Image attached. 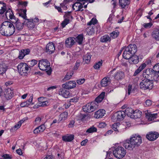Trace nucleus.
Returning a JSON list of instances; mask_svg holds the SVG:
<instances>
[{"mask_svg": "<svg viewBox=\"0 0 159 159\" xmlns=\"http://www.w3.org/2000/svg\"><path fill=\"white\" fill-rule=\"evenodd\" d=\"M142 143V138L140 136L133 135L129 139L124 141L123 146L126 149L131 150L140 146Z\"/></svg>", "mask_w": 159, "mask_h": 159, "instance_id": "nucleus-1", "label": "nucleus"}, {"mask_svg": "<svg viewBox=\"0 0 159 159\" xmlns=\"http://www.w3.org/2000/svg\"><path fill=\"white\" fill-rule=\"evenodd\" d=\"M15 31L14 25L8 21H5L1 24L0 26V32L3 35L6 36L12 35Z\"/></svg>", "mask_w": 159, "mask_h": 159, "instance_id": "nucleus-2", "label": "nucleus"}, {"mask_svg": "<svg viewBox=\"0 0 159 159\" xmlns=\"http://www.w3.org/2000/svg\"><path fill=\"white\" fill-rule=\"evenodd\" d=\"M137 51V48L134 44H130L125 48L123 54V57L126 59H129L135 54Z\"/></svg>", "mask_w": 159, "mask_h": 159, "instance_id": "nucleus-3", "label": "nucleus"}, {"mask_svg": "<svg viewBox=\"0 0 159 159\" xmlns=\"http://www.w3.org/2000/svg\"><path fill=\"white\" fill-rule=\"evenodd\" d=\"M26 10L20 9L19 11V15L20 16L22 17L25 21H26L25 24L30 29H33L35 26V24L33 19H28L27 18Z\"/></svg>", "mask_w": 159, "mask_h": 159, "instance_id": "nucleus-4", "label": "nucleus"}, {"mask_svg": "<svg viewBox=\"0 0 159 159\" xmlns=\"http://www.w3.org/2000/svg\"><path fill=\"white\" fill-rule=\"evenodd\" d=\"M143 76L146 79H150L151 78V80H154L156 83L158 81L157 80L158 78V76L155 75L153 70L151 68H148L145 70L143 73Z\"/></svg>", "mask_w": 159, "mask_h": 159, "instance_id": "nucleus-5", "label": "nucleus"}, {"mask_svg": "<svg viewBox=\"0 0 159 159\" xmlns=\"http://www.w3.org/2000/svg\"><path fill=\"white\" fill-rule=\"evenodd\" d=\"M153 80L148 79L143 80L140 84V88L144 90L151 89L153 86L152 82Z\"/></svg>", "mask_w": 159, "mask_h": 159, "instance_id": "nucleus-6", "label": "nucleus"}, {"mask_svg": "<svg viewBox=\"0 0 159 159\" xmlns=\"http://www.w3.org/2000/svg\"><path fill=\"white\" fill-rule=\"evenodd\" d=\"M113 153L115 157L120 159L123 158L125 156L126 151L123 147L118 146L115 148L113 151Z\"/></svg>", "mask_w": 159, "mask_h": 159, "instance_id": "nucleus-7", "label": "nucleus"}, {"mask_svg": "<svg viewBox=\"0 0 159 159\" xmlns=\"http://www.w3.org/2000/svg\"><path fill=\"white\" fill-rule=\"evenodd\" d=\"M30 67L25 63H20L18 65L17 68L18 71L21 75H25L27 73Z\"/></svg>", "mask_w": 159, "mask_h": 159, "instance_id": "nucleus-8", "label": "nucleus"}, {"mask_svg": "<svg viewBox=\"0 0 159 159\" xmlns=\"http://www.w3.org/2000/svg\"><path fill=\"white\" fill-rule=\"evenodd\" d=\"M38 66L41 70H46L50 68V63L47 59H42L39 61Z\"/></svg>", "mask_w": 159, "mask_h": 159, "instance_id": "nucleus-9", "label": "nucleus"}, {"mask_svg": "<svg viewBox=\"0 0 159 159\" xmlns=\"http://www.w3.org/2000/svg\"><path fill=\"white\" fill-rule=\"evenodd\" d=\"M12 23H14L15 25L16 29L18 30H22L24 27V25L25 24L26 21H24L22 23L20 22L19 19L16 17L13 19L12 21H11Z\"/></svg>", "mask_w": 159, "mask_h": 159, "instance_id": "nucleus-10", "label": "nucleus"}, {"mask_svg": "<svg viewBox=\"0 0 159 159\" xmlns=\"http://www.w3.org/2000/svg\"><path fill=\"white\" fill-rule=\"evenodd\" d=\"M125 113L124 111H118L113 115L112 118L116 119L117 121H120L123 120L125 116Z\"/></svg>", "mask_w": 159, "mask_h": 159, "instance_id": "nucleus-11", "label": "nucleus"}, {"mask_svg": "<svg viewBox=\"0 0 159 159\" xmlns=\"http://www.w3.org/2000/svg\"><path fill=\"white\" fill-rule=\"evenodd\" d=\"M159 134L155 131L149 132L146 135V138L150 141H153L159 137Z\"/></svg>", "mask_w": 159, "mask_h": 159, "instance_id": "nucleus-12", "label": "nucleus"}, {"mask_svg": "<svg viewBox=\"0 0 159 159\" xmlns=\"http://www.w3.org/2000/svg\"><path fill=\"white\" fill-rule=\"evenodd\" d=\"M85 3V2H76L72 5L73 10H75V11H83L84 10L82 9V8Z\"/></svg>", "mask_w": 159, "mask_h": 159, "instance_id": "nucleus-13", "label": "nucleus"}, {"mask_svg": "<svg viewBox=\"0 0 159 159\" xmlns=\"http://www.w3.org/2000/svg\"><path fill=\"white\" fill-rule=\"evenodd\" d=\"M76 83L75 81H70L65 83L62 85V87L64 89H70L76 87Z\"/></svg>", "mask_w": 159, "mask_h": 159, "instance_id": "nucleus-14", "label": "nucleus"}, {"mask_svg": "<svg viewBox=\"0 0 159 159\" xmlns=\"http://www.w3.org/2000/svg\"><path fill=\"white\" fill-rule=\"evenodd\" d=\"M55 50L54 44L52 42H50L48 43L46 46V51L49 54L53 53Z\"/></svg>", "mask_w": 159, "mask_h": 159, "instance_id": "nucleus-15", "label": "nucleus"}, {"mask_svg": "<svg viewBox=\"0 0 159 159\" xmlns=\"http://www.w3.org/2000/svg\"><path fill=\"white\" fill-rule=\"evenodd\" d=\"M30 52V50L29 48H25L21 50L20 51L18 58L20 59H23L25 55L29 54Z\"/></svg>", "mask_w": 159, "mask_h": 159, "instance_id": "nucleus-16", "label": "nucleus"}, {"mask_svg": "<svg viewBox=\"0 0 159 159\" xmlns=\"http://www.w3.org/2000/svg\"><path fill=\"white\" fill-rule=\"evenodd\" d=\"M65 89H60L59 91L58 94L65 98H68L70 97V94L69 91L66 90Z\"/></svg>", "mask_w": 159, "mask_h": 159, "instance_id": "nucleus-17", "label": "nucleus"}, {"mask_svg": "<svg viewBox=\"0 0 159 159\" xmlns=\"http://www.w3.org/2000/svg\"><path fill=\"white\" fill-rule=\"evenodd\" d=\"M13 95V92L10 89L8 88L5 89L4 92V97H5L7 99H11Z\"/></svg>", "mask_w": 159, "mask_h": 159, "instance_id": "nucleus-18", "label": "nucleus"}, {"mask_svg": "<svg viewBox=\"0 0 159 159\" xmlns=\"http://www.w3.org/2000/svg\"><path fill=\"white\" fill-rule=\"evenodd\" d=\"M75 38L74 37H70L67 39L65 41L66 47L69 48H71L75 43Z\"/></svg>", "mask_w": 159, "mask_h": 159, "instance_id": "nucleus-19", "label": "nucleus"}, {"mask_svg": "<svg viewBox=\"0 0 159 159\" xmlns=\"http://www.w3.org/2000/svg\"><path fill=\"white\" fill-rule=\"evenodd\" d=\"M114 78L117 80H120L124 79L125 77L124 73L121 71H119L113 76Z\"/></svg>", "mask_w": 159, "mask_h": 159, "instance_id": "nucleus-20", "label": "nucleus"}, {"mask_svg": "<svg viewBox=\"0 0 159 159\" xmlns=\"http://www.w3.org/2000/svg\"><path fill=\"white\" fill-rule=\"evenodd\" d=\"M146 117L147 118L149 121H152L156 118L157 115V113L152 114L151 113H149L147 111H145Z\"/></svg>", "mask_w": 159, "mask_h": 159, "instance_id": "nucleus-21", "label": "nucleus"}, {"mask_svg": "<svg viewBox=\"0 0 159 159\" xmlns=\"http://www.w3.org/2000/svg\"><path fill=\"white\" fill-rule=\"evenodd\" d=\"M105 114V111L104 110L100 109L95 112L94 116L95 118L98 119L102 118Z\"/></svg>", "mask_w": 159, "mask_h": 159, "instance_id": "nucleus-22", "label": "nucleus"}, {"mask_svg": "<svg viewBox=\"0 0 159 159\" xmlns=\"http://www.w3.org/2000/svg\"><path fill=\"white\" fill-rule=\"evenodd\" d=\"M131 117V118L133 119H137L140 118L142 115V112L141 111L136 110L134 111Z\"/></svg>", "mask_w": 159, "mask_h": 159, "instance_id": "nucleus-23", "label": "nucleus"}, {"mask_svg": "<svg viewBox=\"0 0 159 159\" xmlns=\"http://www.w3.org/2000/svg\"><path fill=\"white\" fill-rule=\"evenodd\" d=\"M124 126L122 125H121L119 123H114L112 125V129L115 131L117 132H120L121 131L120 128Z\"/></svg>", "mask_w": 159, "mask_h": 159, "instance_id": "nucleus-24", "label": "nucleus"}, {"mask_svg": "<svg viewBox=\"0 0 159 159\" xmlns=\"http://www.w3.org/2000/svg\"><path fill=\"white\" fill-rule=\"evenodd\" d=\"M129 60V62L131 64H136L139 62V58L138 56L135 55V54L133 56H132Z\"/></svg>", "mask_w": 159, "mask_h": 159, "instance_id": "nucleus-25", "label": "nucleus"}, {"mask_svg": "<svg viewBox=\"0 0 159 159\" xmlns=\"http://www.w3.org/2000/svg\"><path fill=\"white\" fill-rule=\"evenodd\" d=\"M74 139V135L66 134L63 136L62 137V139L63 141L65 142H71Z\"/></svg>", "mask_w": 159, "mask_h": 159, "instance_id": "nucleus-26", "label": "nucleus"}, {"mask_svg": "<svg viewBox=\"0 0 159 159\" xmlns=\"http://www.w3.org/2000/svg\"><path fill=\"white\" fill-rule=\"evenodd\" d=\"M8 69V66L4 63L0 64V75L5 73Z\"/></svg>", "mask_w": 159, "mask_h": 159, "instance_id": "nucleus-27", "label": "nucleus"}, {"mask_svg": "<svg viewBox=\"0 0 159 159\" xmlns=\"http://www.w3.org/2000/svg\"><path fill=\"white\" fill-rule=\"evenodd\" d=\"M5 15L7 17L8 16L10 19L11 20V21H12L13 19H15V18L16 17L14 15V14L10 8H9L6 11Z\"/></svg>", "mask_w": 159, "mask_h": 159, "instance_id": "nucleus-28", "label": "nucleus"}, {"mask_svg": "<svg viewBox=\"0 0 159 159\" xmlns=\"http://www.w3.org/2000/svg\"><path fill=\"white\" fill-rule=\"evenodd\" d=\"M120 6L123 8H124L126 6L130 4V0H119Z\"/></svg>", "mask_w": 159, "mask_h": 159, "instance_id": "nucleus-29", "label": "nucleus"}, {"mask_svg": "<svg viewBox=\"0 0 159 159\" xmlns=\"http://www.w3.org/2000/svg\"><path fill=\"white\" fill-rule=\"evenodd\" d=\"M105 92H102L95 99V101L97 103L101 102L104 98L105 96Z\"/></svg>", "mask_w": 159, "mask_h": 159, "instance_id": "nucleus-30", "label": "nucleus"}, {"mask_svg": "<svg viewBox=\"0 0 159 159\" xmlns=\"http://www.w3.org/2000/svg\"><path fill=\"white\" fill-rule=\"evenodd\" d=\"M6 11V3L0 1V14H2Z\"/></svg>", "mask_w": 159, "mask_h": 159, "instance_id": "nucleus-31", "label": "nucleus"}, {"mask_svg": "<svg viewBox=\"0 0 159 159\" xmlns=\"http://www.w3.org/2000/svg\"><path fill=\"white\" fill-rule=\"evenodd\" d=\"M152 38L156 41H159V30H154L151 34Z\"/></svg>", "mask_w": 159, "mask_h": 159, "instance_id": "nucleus-32", "label": "nucleus"}, {"mask_svg": "<svg viewBox=\"0 0 159 159\" xmlns=\"http://www.w3.org/2000/svg\"><path fill=\"white\" fill-rule=\"evenodd\" d=\"M110 83L109 80V78H104L101 81V84L102 86L103 87H106Z\"/></svg>", "mask_w": 159, "mask_h": 159, "instance_id": "nucleus-33", "label": "nucleus"}, {"mask_svg": "<svg viewBox=\"0 0 159 159\" xmlns=\"http://www.w3.org/2000/svg\"><path fill=\"white\" fill-rule=\"evenodd\" d=\"M134 111V110L132 108L128 107L126 109L124 112L125 113V115H126L128 116L131 118Z\"/></svg>", "mask_w": 159, "mask_h": 159, "instance_id": "nucleus-34", "label": "nucleus"}, {"mask_svg": "<svg viewBox=\"0 0 159 159\" xmlns=\"http://www.w3.org/2000/svg\"><path fill=\"white\" fill-rule=\"evenodd\" d=\"M74 74V72L73 70H71L67 73L64 78L63 79L64 81H66L67 80H69Z\"/></svg>", "mask_w": 159, "mask_h": 159, "instance_id": "nucleus-35", "label": "nucleus"}, {"mask_svg": "<svg viewBox=\"0 0 159 159\" xmlns=\"http://www.w3.org/2000/svg\"><path fill=\"white\" fill-rule=\"evenodd\" d=\"M153 72H154L155 75L158 76L159 77V63L153 66Z\"/></svg>", "mask_w": 159, "mask_h": 159, "instance_id": "nucleus-36", "label": "nucleus"}, {"mask_svg": "<svg viewBox=\"0 0 159 159\" xmlns=\"http://www.w3.org/2000/svg\"><path fill=\"white\" fill-rule=\"evenodd\" d=\"M91 56L89 53H87V54L83 57V59L85 61V62L88 64L90 62Z\"/></svg>", "mask_w": 159, "mask_h": 159, "instance_id": "nucleus-37", "label": "nucleus"}, {"mask_svg": "<svg viewBox=\"0 0 159 159\" xmlns=\"http://www.w3.org/2000/svg\"><path fill=\"white\" fill-rule=\"evenodd\" d=\"M83 38L84 35L83 34H80L79 35L75 38V40L79 44H80L82 43Z\"/></svg>", "mask_w": 159, "mask_h": 159, "instance_id": "nucleus-38", "label": "nucleus"}, {"mask_svg": "<svg viewBox=\"0 0 159 159\" xmlns=\"http://www.w3.org/2000/svg\"><path fill=\"white\" fill-rule=\"evenodd\" d=\"M68 115L67 112L65 111L61 113L60 116V119L61 118L60 121L62 120H65L66 119Z\"/></svg>", "mask_w": 159, "mask_h": 159, "instance_id": "nucleus-39", "label": "nucleus"}, {"mask_svg": "<svg viewBox=\"0 0 159 159\" xmlns=\"http://www.w3.org/2000/svg\"><path fill=\"white\" fill-rule=\"evenodd\" d=\"M100 40L101 42L105 43L108 41H110L111 39L108 35H106L101 37Z\"/></svg>", "mask_w": 159, "mask_h": 159, "instance_id": "nucleus-40", "label": "nucleus"}, {"mask_svg": "<svg viewBox=\"0 0 159 159\" xmlns=\"http://www.w3.org/2000/svg\"><path fill=\"white\" fill-rule=\"evenodd\" d=\"M93 27H94V26H93ZM86 31L89 35H91L94 32V28L93 26H92V27L89 26L86 29Z\"/></svg>", "mask_w": 159, "mask_h": 159, "instance_id": "nucleus-41", "label": "nucleus"}, {"mask_svg": "<svg viewBox=\"0 0 159 159\" xmlns=\"http://www.w3.org/2000/svg\"><path fill=\"white\" fill-rule=\"evenodd\" d=\"M119 34V32L118 31H114L110 34V37L113 39L117 38Z\"/></svg>", "mask_w": 159, "mask_h": 159, "instance_id": "nucleus-42", "label": "nucleus"}, {"mask_svg": "<svg viewBox=\"0 0 159 159\" xmlns=\"http://www.w3.org/2000/svg\"><path fill=\"white\" fill-rule=\"evenodd\" d=\"M37 61L36 60L33 59L28 61V65L30 67H32L37 63Z\"/></svg>", "mask_w": 159, "mask_h": 159, "instance_id": "nucleus-43", "label": "nucleus"}, {"mask_svg": "<svg viewBox=\"0 0 159 159\" xmlns=\"http://www.w3.org/2000/svg\"><path fill=\"white\" fill-rule=\"evenodd\" d=\"M70 22V20L68 19H65L61 23V28L63 29Z\"/></svg>", "mask_w": 159, "mask_h": 159, "instance_id": "nucleus-44", "label": "nucleus"}, {"mask_svg": "<svg viewBox=\"0 0 159 159\" xmlns=\"http://www.w3.org/2000/svg\"><path fill=\"white\" fill-rule=\"evenodd\" d=\"M97 129L96 128L92 126L88 129L86 131V132L89 133H92L94 132H96Z\"/></svg>", "mask_w": 159, "mask_h": 159, "instance_id": "nucleus-45", "label": "nucleus"}, {"mask_svg": "<svg viewBox=\"0 0 159 159\" xmlns=\"http://www.w3.org/2000/svg\"><path fill=\"white\" fill-rule=\"evenodd\" d=\"M102 60L96 63L93 66L94 68L96 69H98L102 66Z\"/></svg>", "mask_w": 159, "mask_h": 159, "instance_id": "nucleus-46", "label": "nucleus"}, {"mask_svg": "<svg viewBox=\"0 0 159 159\" xmlns=\"http://www.w3.org/2000/svg\"><path fill=\"white\" fill-rule=\"evenodd\" d=\"M2 158H0V159H11L12 158L11 156L8 154H3L2 156Z\"/></svg>", "mask_w": 159, "mask_h": 159, "instance_id": "nucleus-47", "label": "nucleus"}, {"mask_svg": "<svg viewBox=\"0 0 159 159\" xmlns=\"http://www.w3.org/2000/svg\"><path fill=\"white\" fill-rule=\"evenodd\" d=\"M97 20L96 19L93 18L90 22L87 23V25H91L92 24L94 25L97 23Z\"/></svg>", "mask_w": 159, "mask_h": 159, "instance_id": "nucleus-48", "label": "nucleus"}, {"mask_svg": "<svg viewBox=\"0 0 159 159\" xmlns=\"http://www.w3.org/2000/svg\"><path fill=\"white\" fill-rule=\"evenodd\" d=\"M98 106L97 104L94 103V102H91V111L90 112L93 111L97 108V107Z\"/></svg>", "mask_w": 159, "mask_h": 159, "instance_id": "nucleus-49", "label": "nucleus"}, {"mask_svg": "<svg viewBox=\"0 0 159 159\" xmlns=\"http://www.w3.org/2000/svg\"><path fill=\"white\" fill-rule=\"evenodd\" d=\"M81 61L80 60H77L76 61L75 66L73 68L74 70H77L80 65Z\"/></svg>", "mask_w": 159, "mask_h": 159, "instance_id": "nucleus-50", "label": "nucleus"}, {"mask_svg": "<svg viewBox=\"0 0 159 159\" xmlns=\"http://www.w3.org/2000/svg\"><path fill=\"white\" fill-rule=\"evenodd\" d=\"M21 125V124H20L19 122L18 124L16 125L13 127H12L10 129V131L12 132L14 128V129H16V130H17L20 127Z\"/></svg>", "mask_w": 159, "mask_h": 159, "instance_id": "nucleus-51", "label": "nucleus"}, {"mask_svg": "<svg viewBox=\"0 0 159 159\" xmlns=\"http://www.w3.org/2000/svg\"><path fill=\"white\" fill-rule=\"evenodd\" d=\"M48 103V102L47 101H43L39 103V104L37 106H42V107H45L47 105V104Z\"/></svg>", "mask_w": 159, "mask_h": 159, "instance_id": "nucleus-52", "label": "nucleus"}, {"mask_svg": "<svg viewBox=\"0 0 159 159\" xmlns=\"http://www.w3.org/2000/svg\"><path fill=\"white\" fill-rule=\"evenodd\" d=\"M37 128L39 130L40 132L43 131L45 129V127L44 125H42L40 126L37 127Z\"/></svg>", "mask_w": 159, "mask_h": 159, "instance_id": "nucleus-53", "label": "nucleus"}, {"mask_svg": "<svg viewBox=\"0 0 159 159\" xmlns=\"http://www.w3.org/2000/svg\"><path fill=\"white\" fill-rule=\"evenodd\" d=\"M85 80V79L84 78L80 79L77 80L76 82L78 84L80 85L84 83Z\"/></svg>", "mask_w": 159, "mask_h": 159, "instance_id": "nucleus-54", "label": "nucleus"}, {"mask_svg": "<svg viewBox=\"0 0 159 159\" xmlns=\"http://www.w3.org/2000/svg\"><path fill=\"white\" fill-rule=\"evenodd\" d=\"M30 104L27 102V101H26L21 102L20 104V106L21 107H24L28 106Z\"/></svg>", "mask_w": 159, "mask_h": 159, "instance_id": "nucleus-55", "label": "nucleus"}, {"mask_svg": "<svg viewBox=\"0 0 159 159\" xmlns=\"http://www.w3.org/2000/svg\"><path fill=\"white\" fill-rule=\"evenodd\" d=\"M152 24L151 23H144L143 24V26L146 28H150L152 25Z\"/></svg>", "mask_w": 159, "mask_h": 159, "instance_id": "nucleus-56", "label": "nucleus"}, {"mask_svg": "<svg viewBox=\"0 0 159 159\" xmlns=\"http://www.w3.org/2000/svg\"><path fill=\"white\" fill-rule=\"evenodd\" d=\"M78 100V97H75L73 98H71L70 100V102H77Z\"/></svg>", "mask_w": 159, "mask_h": 159, "instance_id": "nucleus-57", "label": "nucleus"}, {"mask_svg": "<svg viewBox=\"0 0 159 159\" xmlns=\"http://www.w3.org/2000/svg\"><path fill=\"white\" fill-rule=\"evenodd\" d=\"M106 124L104 122H102L99 124V125H98V127L99 128H103L105 127L106 126Z\"/></svg>", "mask_w": 159, "mask_h": 159, "instance_id": "nucleus-58", "label": "nucleus"}, {"mask_svg": "<svg viewBox=\"0 0 159 159\" xmlns=\"http://www.w3.org/2000/svg\"><path fill=\"white\" fill-rule=\"evenodd\" d=\"M146 65L145 63H143L141 64L138 68L141 71L146 66Z\"/></svg>", "mask_w": 159, "mask_h": 159, "instance_id": "nucleus-59", "label": "nucleus"}, {"mask_svg": "<svg viewBox=\"0 0 159 159\" xmlns=\"http://www.w3.org/2000/svg\"><path fill=\"white\" fill-rule=\"evenodd\" d=\"M145 103L147 106H150L152 104V101L150 100L147 99Z\"/></svg>", "mask_w": 159, "mask_h": 159, "instance_id": "nucleus-60", "label": "nucleus"}, {"mask_svg": "<svg viewBox=\"0 0 159 159\" xmlns=\"http://www.w3.org/2000/svg\"><path fill=\"white\" fill-rule=\"evenodd\" d=\"M71 13V12H65L66 14L64 16V17L66 18L67 17V19H69V16H70V14Z\"/></svg>", "mask_w": 159, "mask_h": 159, "instance_id": "nucleus-61", "label": "nucleus"}, {"mask_svg": "<svg viewBox=\"0 0 159 159\" xmlns=\"http://www.w3.org/2000/svg\"><path fill=\"white\" fill-rule=\"evenodd\" d=\"M141 70L139 69H137L135 71L133 75L134 76H136L140 72Z\"/></svg>", "mask_w": 159, "mask_h": 159, "instance_id": "nucleus-62", "label": "nucleus"}, {"mask_svg": "<svg viewBox=\"0 0 159 159\" xmlns=\"http://www.w3.org/2000/svg\"><path fill=\"white\" fill-rule=\"evenodd\" d=\"M83 110L85 112L90 113V112L88 110V109H87V106L86 105L83 107Z\"/></svg>", "mask_w": 159, "mask_h": 159, "instance_id": "nucleus-63", "label": "nucleus"}, {"mask_svg": "<svg viewBox=\"0 0 159 159\" xmlns=\"http://www.w3.org/2000/svg\"><path fill=\"white\" fill-rule=\"evenodd\" d=\"M75 123V121L73 120H71L69 124V127L70 128H72L73 127L74 124Z\"/></svg>", "mask_w": 159, "mask_h": 159, "instance_id": "nucleus-64", "label": "nucleus"}]
</instances>
